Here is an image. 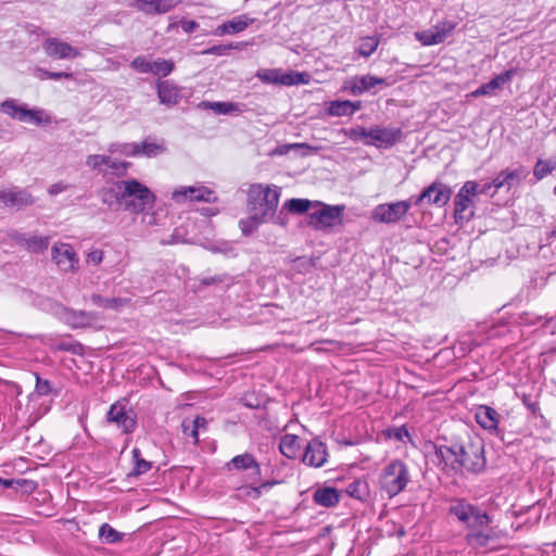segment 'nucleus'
Listing matches in <instances>:
<instances>
[{"instance_id":"nucleus-1","label":"nucleus","mask_w":556,"mask_h":556,"mask_svg":"<svg viewBox=\"0 0 556 556\" xmlns=\"http://www.w3.org/2000/svg\"><path fill=\"white\" fill-rule=\"evenodd\" d=\"M435 454L455 472L481 473L485 469L484 444L478 437L459 439L451 445H440Z\"/></svg>"},{"instance_id":"nucleus-2","label":"nucleus","mask_w":556,"mask_h":556,"mask_svg":"<svg viewBox=\"0 0 556 556\" xmlns=\"http://www.w3.org/2000/svg\"><path fill=\"white\" fill-rule=\"evenodd\" d=\"M280 199L279 188L264 186L262 184L251 185L248 191V207L250 222L257 226L275 217Z\"/></svg>"},{"instance_id":"nucleus-3","label":"nucleus","mask_w":556,"mask_h":556,"mask_svg":"<svg viewBox=\"0 0 556 556\" xmlns=\"http://www.w3.org/2000/svg\"><path fill=\"white\" fill-rule=\"evenodd\" d=\"M119 187L123 188L121 197L125 211L140 214L153 206L154 193L137 179L119 180Z\"/></svg>"},{"instance_id":"nucleus-4","label":"nucleus","mask_w":556,"mask_h":556,"mask_svg":"<svg viewBox=\"0 0 556 556\" xmlns=\"http://www.w3.org/2000/svg\"><path fill=\"white\" fill-rule=\"evenodd\" d=\"M448 514L455 516L458 521L465 523L468 528H484L492 521L488 513L465 498H453L448 507Z\"/></svg>"},{"instance_id":"nucleus-5","label":"nucleus","mask_w":556,"mask_h":556,"mask_svg":"<svg viewBox=\"0 0 556 556\" xmlns=\"http://www.w3.org/2000/svg\"><path fill=\"white\" fill-rule=\"evenodd\" d=\"M409 481L410 473L404 462L395 459L384 467V492L389 497L404 491Z\"/></svg>"},{"instance_id":"nucleus-6","label":"nucleus","mask_w":556,"mask_h":556,"mask_svg":"<svg viewBox=\"0 0 556 556\" xmlns=\"http://www.w3.org/2000/svg\"><path fill=\"white\" fill-rule=\"evenodd\" d=\"M476 195H478V182L475 180L466 181L454 199L456 223L469 222L472 218L473 212L469 208Z\"/></svg>"},{"instance_id":"nucleus-7","label":"nucleus","mask_w":556,"mask_h":556,"mask_svg":"<svg viewBox=\"0 0 556 556\" xmlns=\"http://www.w3.org/2000/svg\"><path fill=\"white\" fill-rule=\"evenodd\" d=\"M256 77H258L265 84H274L281 86H295L307 84L309 78L307 73H300L295 71L283 72L280 68L258 71Z\"/></svg>"},{"instance_id":"nucleus-8","label":"nucleus","mask_w":556,"mask_h":556,"mask_svg":"<svg viewBox=\"0 0 556 556\" xmlns=\"http://www.w3.org/2000/svg\"><path fill=\"white\" fill-rule=\"evenodd\" d=\"M51 257L59 270L64 274L76 273L79 269V257L68 243H54L51 248Z\"/></svg>"},{"instance_id":"nucleus-9","label":"nucleus","mask_w":556,"mask_h":556,"mask_svg":"<svg viewBox=\"0 0 556 556\" xmlns=\"http://www.w3.org/2000/svg\"><path fill=\"white\" fill-rule=\"evenodd\" d=\"M451 195V187L442 181L435 180L422 190V192L416 198L415 204L420 205L421 203L427 202L430 205L443 207L448 203Z\"/></svg>"},{"instance_id":"nucleus-10","label":"nucleus","mask_w":556,"mask_h":556,"mask_svg":"<svg viewBox=\"0 0 556 556\" xmlns=\"http://www.w3.org/2000/svg\"><path fill=\"white\" fill-rule=\"evenodd\" d=\"M8 238L16 245L23 248L29 253H43L49 244L50 237L49 236H28L18 230H10L8 232Z\"/></svg>"},{"instance_id":"nucleus-11","label":"nucleus","mask_w":556,"mask_h":556,"mask_svg":"<svg viewBox=\"0 0 556 556\" xmlns=\"http://www.w3.org/2000/svg\"><path fill=\"white\" fill-rule=\"evenodd\" d=\"M172 199L177 203H182L188 199L190 201L214 203L217 197L213 190L205 186H189L175 189Z\"/></svg>"},{"instance_id":"nucleus-12","label":"nucleus","mask_w":556,"mask_h":556,"mask_svg":"<svg viewBox=\"0 0 556 556\" xmlns=\"http://www.w3.org/2000/svg\"><path fill=\"white\" fill-rule=\"evenodd\" d=\"M228 470L247 471V477L253 484L261 481L262 470L260 463L250 453L237 455L226 464Z\"/></svg>"},{"instance_id":"nucleus-13","label":"nucleus","mask_w":556,"mask_h":556,"mask_svg":"<svg viewBox=\"0 0 556 556\" xmlns=\"http://www.w3.org/2000/svg\"><path fill=\"white\" fill-rule=\"evenodd\" d=\"M106 420L114 424L124 433H131L137 425L136 415L131 409H126L119 402L111 405Z\"/></svg>"},{"instance_id":"nucleus-14","label":"nucleus","mask_w":556,"mask_h":556,"mask_svg":"<svg viewBox=\"0 0 556 556\" xmlns=\"http://www.w3.org/2000/svg\"><path fill=\"white\" fill-rule=\"evenodd\" d=\"M344 206L324 205L319 211L309 214L308 225L315 229H325L340 223Z\"/></svg>"},{"instance_id":"nucleus-15","label":"nucleus","mask_w":556,"mask_h":556,"mask_svg":"<svg viewBox=\"0 0 556 556\" xmlns=\"http://www.w3.org/2000/svg\"><path fill=\"white\" fill-rule=\"evenodd\" d=\"M470 530L465 535L466 544L475 552L488 548L492 542L500 539V533L490 529L483 531V528H469Z\"/></svg>"},{"instance_id":"nucleus-16","label":"nucleus","mask_w":556,"mask_h":556,"mask_svg":"<svg viewBox=\"0 0 556 556\" xmlns=\"http://www.w3.org/2000/svg\"><path fill=\"white\" fill-rule=\"evenodd\" d=\"M0 202L5 207L23 208L34 204V197L25 189L13 187L0 190Z\"/></svg>"},{"instance_id":"nucleus-17","label":"nucleus","mask_w":556,"mask_h":556,"mask_svg":"<svg viewBox=\"0 0 556 556\" xmlns=\"http://www.w3.org/2000/svg\"><path fill=\"white\" fill-rule=\"evenodd\" d=\"M181 0H132V7L146 15H161L170 12Z\"/></svg>"},{"instance_id":"nucleus-18","label":"nucleus","mask_w":556,"mask_h":556,"mask_svg":"<svg viewBox=\"0 0 556 556\" xmlns=\"http://www.w3.org/2000/svg\"><path fill=\"white\" fill-rule=\"evenodd\" d=\"M327 446L318 439L309 441L305 447L302 462L311 467L319 468L327 462Z\"/></svg>"},{"instance_id":"nucleus-19","label":"nucleus","mask_w":556,"mask_h":556,"mask_svg":"<svg viewBox=\"0 0 556 556\" xmlns=\"http://www.w3.org/2000/svg\"><path fill=\"white\" fill-rule=\"evenodd\" d=\"M43 49L47 55L58 59H74L80 55L78 49L58 38H49L43 42Z\"/></svg>"},{"instance_id":"nucleus-20","label":"nucleus","mask_w":556,"mask_h":556,"mask_svg":"<svg viewBox=\"0 0 556 556\" xmlns=\"http://www.w3.org/2000/svg\"><path fill=\"white\" fill-rule=\"evenodd\" d=\"M157 97L162 104L174 106L181 100V88L173 80H157Z\"/></svg>"},{"instance_id":"nucleus-21","label":"nucleus","mask_w":556,"mask_h":556,"mask_svg":"<svg viewBox=\"0 0 556 556\" xmlns=\"http://www.w3.org/2000/svg\"><path fill=\"white\" fill-rule=\"evenodd\" d=\"M454 29V25L451 23H444L438 25L432 29L418 33L416 36L418 40L425 46H432L443 42Z\"/></svg>"},{"instance_id":"nucleus-22","label":"nucleus","mask_w":556,"mask_h":556,"mask_svg":"<svg viewBox=\"0 0 556 556\" xmlns=\"http://www.w3.org/2000/svg\"><path fill=\"white\" fill-rule=\"evenodd\" d=\"M64 321L73 329L91 327L97 320V314L87 311L65 309Z\"/></svg>"},{"instance_id":"nucleus-23","label":"nucleus","mask_w":556,"mask_h":556,"mask_svg":"<svg viewBox=\"0 0 556 556\" xmlns=\"http://www.w3.org/2000/svg\"><path fill=\"white\" fill-rule=\"evenodd\" d=\"M350 139L356 142H364L366 144H374L380 147L382 144V129L367 130L364 127H355L346 130L345 132Z\"/></svg>"},{"instance_id":"nucleus-24","label":"nucleus","mask_w":556,"mask_h":556,"mask_svg":"<svg viewBox=\"0 0 556 556\" xmlns=\"http://www.w3.org/2000/svg\"><path fill=\"white\" fill-rule=\"evenodd\" d=\"M253 17H249L247 14L235 16L233 18L223 23L215 29V35H232L243 31L250 25L254 23Z\"/></svg>"},{"instance_id":"nucleus-25","label":"nucleus","mask_w":556,"mask_h":556,"mask_svg":"<svg viewBox=\"0 0 556 556\" xmlns=\"http://www.w3.org/2000/svg\"><path fill=\"white\" fill-rule=\"evenodd\" d=\"M514 74L515 72L513 70H508L500 75H496L489 83L479 86L475 91L471 92V96L481 97L492 94L496 89L509 83L513 79Z\"/></svg>"},{"instance_id":"nucleus-26","label":"nucleus","mask_w":556,"mask_h":556,"mask_svg":"<svg viewBox=\"0 0 556 556\" xmlns=\"http://www.w3.org/2000/svg\"><path fill=\"white\" fill-rule=\"evenodd\" d=\"M477 422L486 430H496L500 422V414L490 406L481 405L476 412Z\"/></svg>"},{"instance_id":"nucleus-27","label":"nucleus","mask_w":556,"mask_h":556,"mask_svg":"<svg viewBox=\"0 0 556 556\" xmlns=\"http://www.w3.org/2000/svg\"><path fill=\"white\" fill-rule=\"evenodd\" d=\"M522 177L523 170L521 168L514 170L504 169L493 179L494 189L496 191L504 187L510 189L513 186L518 185Z\"/></svg>"},{"instance_id":"nucleus-28","label":"nucleus","mask_w":556,"mask_h":556,"mask_svg":"<svg viewBox=\"0 0 556 556\" xmlns=\"http://www.w3.org/2000/svg\"><path fill=\"white\" fill-rule=\"evenodd\" d=\"M384 223H396L401 220L409 211V201H397L384 204Z\"/></svg>"},{"instance_id":"nucleus-29","label":"nucleus","mask_w":556,"mask_h":556,"mask_svg":"<svg viewBox=\"0 0 556 556\" xmlns=\"http://www.w3.org/2000/svg\"><path fill=\"white\" fill-rule=\"evenodd\" d=\"M382 84V78L365 75L361 77H354L348 81V88H350L353 94H361L365 91H369L376 85Z\"/></svg>"},{"instance_id":"nucleus-30","label":"nucleus","mask_w":556,"mask_h":556,"mask_svg":"<svg viewBox=\"0 0 556 556\" xmlns=\"http://www.w3.org/2000/svg\"><path fill=\"white\" fill-rule=\"evenodd\" d=\"M314 501L324 507H333L340 501V494L336 488L324 486L314 492Z\"/></svg>"},{"instance_id":"nucleus-31","label":"nucleus","mask_w":556,"mask_h":556,"mask_svg":"<svg viewBox=\"0 0 556 556\" xmlns=\"http://www.w3.org/2000/svg\"><path fill=\"white\" fill-rule=\"evenodd\" d=\"M359 102H352L350 100H334L329 103L327 113L331 116H350L359 110Z\"/></svg>"},{"instance_id":"nucleus-32","label":"nucleus","mask_w":556,"mask_h":556,"mask_svg":"<svg viewBox=\"0 0 556 556\" xmlns=\"http://www.w3.org/2000/svg\"><path fill=\"white\" fill-rule=\"evenodd\" d=\"M139 156L155 157L166 151L163 140L156 141L147 137L141 143H137Z\"/></svg>"},{"instance_id":"nucleus-33","label":"nucleus","mask_w":556,"mask_h":556,"mask_svg":"<svg viewBox=\"0 0 556 556\" xmlns=\"http://www.w3.org/2000/svg\"><path fill=\"white\" fill-rule=\"evenodd\" d=\"M279 450L286 457L290 459L296 458L301 450L299 437L295 434L282 435L279 443Z\"/></svg>"},{"instance_id":"nucleus-34","label":"nucleus","mask_w":556,"mask_h":556,"mask_svg":"<svg viewBox=\"0 0 556 556\" xmlns=\"http://www.w3.org/2000/svg\"><path fill=\"white\" fill-rule=\"evenodd\" d=\"M123 188L119 187V180L115 181L113 186L102 188L100 190V198L102 203L110 207L115 205H123V197H121Z\"/></svg>"},{"instance_id":"nucleus-35","label":"nucleus","mask_w":556,"mask_h":556,"mask_svg":"<svg viewBox=\"0 0 556 556\" xmlns=\"http://www.w3.org/2000/svg\"><path fill=\"white\" fill-rule=\"evenodd\" d=\"M91 301L97 306L111 309H119L130 303L127 298H103L100 294H92Z\"/></svg>"},{"instance_id":"nucleus-36","label":"nucleus","mask_w":556,"mask_h":556,"mask_svg":"<svg viewBox=\"0 0 556 556\" xmlns=\"http://www.w3.org/2000/svg\"><path fill=\"white\" fill-rule=\"evenodd\" d=\"M138 147H137V142H112L109 144L108 147V152L111 153V154H121V155H124V156H128V157H138L139 156V152H138Z\"/></svg>"},{"instance_id":"nucleus-37","label":"nucleus","mask_w":556,"mask_h":556,"mask_svg":"<svg viewBox=\"0 0 556 556\" xmlns=\"http://www.w3.org/2000/svg\"><path fill=\"white\" fill-rule=\"evenodd\" d=\"M131 455L134 459V468L128 473L129 477H139L151 470L152 463L141 457V452L138 447L132 448Z\"/></svg>"},{"instance_id":"nucleus-38","label":"nucleus","mask_w":556,"mask_h":556,"mask_svg":"<svg viewBox=\"0 0 556 556\" xmlns=\"http://www.w3.org/2000/svg\"><path fill=\"white\" fill-rule=\"evenodd\" d=\"M125 533L115 530L109 523H103L99 528V538L106 544H114L123 541Z\"/></svg>"},{"instance_id":"nucleus-39","label":"nucleus","mask_w":556,"mask_h":556,"mask_svg":"<svg viewBox=\"0 0 556 556\" xmlns=\"http://www.w3.org/2000/svg\"><path fill=\"white\" fill-rule=\"evenodd\" d=\"M131 166V163L126 161H119L114 159L108 168H104L102 176L104 178L112 177H124L127 175L128 168Z\"/></svg>"},{"instance_id":"nucleus-40","label":"nucleus","mask_w":556,"mask_h":556,"mask_svg":"<svg viewBox=\"0 0 556 556\" xmlns=\"http://www.w3.org/2000/svg\"><path fill=\"white\" fill-rule=\"evenodd\" d=\"M556 169V160L555 159H548V160H538L534 168H533V176L536 180H541L547 175L552 174Z\"/></svg>"},{"instance_id":"nucleus-41","label":"nucleus","mask_w":556,"mask_h":556,"mask_svg":"<svg viewBox=\"0 0 556 556\" xmlns=\"http://www.w3.org/2000/svg\"><path fill=\"white\" fill-rule=\"evenodd\" d=\"M175 68V63L172 60L157 59L151 62V71L153 75L160 77L168 76Z\"/></svg>"},{"instance_id":"nucleus-42","label":"nucleus","mask_w":556,"mask_h":556,"mask_svg":"<svg viewBox=\"0 0 556 556\" xmlns=\"http://www.w3.org/2000/svg\"><path fill=\"white\" fill-rule=\"evenodd\" d=\"M312 202L307 199H290L285 202L283 208L293 214H303L309 210Z\"/></svg>"},{"instance_id":"nucleus-43","label":"nucleus","mask_w":556,"mask_h":556,"mask_svg":"<svg viewBox=\"0 0 556 556\" xmlns=\"http://www.w3.org/2000/svg\"><path fill=\"white\" fill-rule=\"evenodd\" d=\"M379 39L377 37H365L361 39L356 50L362 56H369L378 47Z\"/></svg>"},{"instance_id":"nucleus-44","label":"nucleus","mask_w":556,"mask_h":556,"mask_svg":"<svg viewBox=\"0 0 556 556\" xmlns=\"http://www.w3.org/2000/svg\"><path fill=\"white\" fill-rule=\"evenodd\" d=\"M384 439H393L399 442H404L406 439L409 440V432L406 426L389 427L384 429Z\"/></svg>"},{"instance_id":"nucleus-45","label":"nucleus","mask_w":556,"mask_h":556,"mask_svg":"<svg viewBox=\"0 0 556 556\" xmlns=\"http://www.w3.org/2000/svg\"><path fill=\"white\" fill-rule=\"evenodd\" d=\"M314 265L313 260L306 256H300L292 260V270L298 274L305 275L309 273Z\"/></svg>"},{"instance_id":"nucleus-46","label":"nucleus","mask_w":556,"mask_h":556,"mask_svg":"<svg viewBox=\"0 0 556 556\" xmlns=\"http://www.w3.org/2000/svg\"><path fill=\"white\" fill-rule=\"evenodd\" d=\"M204 104L212 109L216 114L226 115L239 111L238 104L232 102H207Z\"/></svg>"},{"instance_id":"nucleus-47","label":"nucleus","mask_w":556,"mask_h":556,"mask_svg":"<svg viewBox=\"0 0 556 556\" xmlns=\"http://www.w3.org/2000/svg\"><path fill=\"white\" fill-rule=\"evenodd\" d=\"M37 77L41 80L45 79H61V78H73V73L70 72H50L43 68H37L36 70Z\"/></svg>"},{"instance_id":"nucleus-48","label":"nucleus","mask_w":556,"mask_h":556,"mask_svg":"<svg viewBox=\"0 0 556 556\" xmlns=\"http://www.w3.org/2000/svg\"><path fill=\"white\" fill-rule=\"evenodd\" d=\"M20 104L14 99H7L0 104V112L9 115L13 119H17Z\"/></svg>"},{"instance_id":"nucleus-49","label":"nucleus","mask_w":556,"mask_h":556,"mask_svg":"<svg viewBox=\"0 0 556 556\" xmlns=\"http://www.w3.org/2000/svg\"><path fill=\"white\" fill-rule=\"evenodd\" d=\"M402 137L401 128H384V149L400 141Z\"/></svg>"},{"instance_id":"nucleus-50","label":"nucleus","mask_w":556,"mask_h":556,"mask_svg":"<svg viewBox=\"0 0 556 556\" xmlns=\"http://www.w3.org/2000/svg\"><path fill=\"white\" fill-rule=\"evenodd\" d=\"M130 67L138 73H150L151 61L143 55H139L130 62Z\"/></svg>"},{"instance_id":"nucleus-51","label":"nucleus","mask_w":556,"mask_h":556,"mask_svg":"<svg viewBox=\"0 0 556 556\" xmlns=\"http://www.w3.org/2000/svg\"><path fill=\"white\" fill-rule=\"evenodd\" d=\"M182 433L187 438H192L194 443L199 441V431L197 430V426L191 424V419H184L181 422Z\"/></svg>"},{"instance_id":"nucleus-52","label":"nucleus","mask_w":556,"mask_h":556,"mask_svg":"<svg viewBox=\"0 0 556 556\" xmlns=\"http://www.w3.org/2000/svg\"><path fill=\"white\" fill-rule=\"evenodd\" d=\"M86 165L91 169L98 170L99 173H103L104 168H102V154H90L86 159Z\"/></svg>"},{"instance_id":"nucleus-53","label":"nucleus","mask_w":556,"mask_h":556,"mask_svg":"<svg viewBox=\"0 0 556 556\" xmlns=\"http://www.w3.org/2000/svg\"><path fill=\"white\" fill-rule=\"evenodd\" d=\"M51 383L47 379H41L39 375H36V392L39 395H48L51 393Z\"/></svg>"},{"instance_id":"nucleus-54","label":"nucleus","mask_w":556,"mask_h":556,"mask_svg":"<svg viewBox=\"0 0 556 556\" xmlns=\"http://www.w3.org/2000/svg\"><path fill=\"white\" fill-rule=\"evenodd\" d=\"M59 351H67L74 354H79L83 346L78 342H61L55 346Z\"/></svg>"},{"instance_id":"nucleus-55","label":"nucleus","mask_w":556,"mask_h":556,"mask_svg":"<svg viewBox=\"0 0 556 556\" xmlns=\"http://www.w3.org/2000/svg\"><path fill=\"white\" fill-rule=\"evenodd\" d=\"M233 47L231 45H217L205 49L203 54L223 55L230 51Z\"/></svg>"},{"instance_id":"nucleus-56","label":"nucleus","mask_w":556,"mask_h":556,"mask_svg":"<svg viewBox=\"0 0 556 556\" xmlns=\"http://www.w3.org/2000/svg\"><path fill=\"white\" fill-rule=\"evenodd\" d=\"M30 113L31 114L29 115V118H28L29 122H33L36 125H41V124L50 123V118L49 117H47L46 119L42 118V115H43V111L42 110H40V109H31Z\"/></svg>"},{"instance_id":"nucleus-57","label":"nucleus","mask_w":556,"mask_h":556,"mask_svg":"<svg viewBox=\"0 0 556 556\" xmlns=\"http://www.w3.org/2000/svg\"><path fill=\"white\" fill-rule=\"evenodd\" d=\"M229 279V276L227 274L212 276V277H205L201 280L202 285L204 286H211L215 283L225 282Z\"/></svg>"},{"instance_id":"nucleus-58","label":"nucleus","mask_w":556,"mask_h":556,"mask_svg":"<svg viewBox=\"0 0 556 556\" xmlns=\"http://www.w3.org/2000/svg\"><path fill=\"white\" fill-rule=\"evenodd\" d=\"M103 261V252L101 250H94L88 253L87 262L94 265H99Z\"/></svg>"},{"instance_id":"nucleus-59","label":"nucleus","mask_w":556,"mask_h":556,"mask_svg":"<svg viewBox=\"0 0 556 556\" xmlns=\"http://www.w3.org/2000/svg\"><path fill=\"white\" fill-rule=\"evenodd\" d=\"M26 483H27V480H25V479L15 480V479H3L0 477V485L3 488H12L14 485L22 486L23 484H26Z\"/></svg>"},{"instance_id":"nucleus-60","label":"nucleus","mask_w":556,"mask_h":556,"mask_svg":"<svg viewBox=\"0 0 556 556\" xmlns=\"http://www.w3.org/2000/svg\"><path fill=\"white\" fill-rule=\"evenodd\" d=\"M180 26L185 33L190 34L198 29L199 24L195 21L182 20Z\"/></svg>"},{"instance_id":"nucleus-61","label":"nucleus","mask_w":556,"mask_h":556,"mask_svg":"<svg viewBox=\"0 0 556 556\" xmlns=\"http://www.w3.org/2000/svg\"><path fill=\"white\" fill-rule=\"evenodd\" d=\"M247 495L251 496L252 498L254 500H257L262 496L263 494V490L261 488V485H255V486H247Z\"/></svg>"},{"instance_id":"nucleus-62","label":"nucleus","mask_w":556,"mask_h":556,"mask_svg":"<svg viewBox=\"0 0 556 556\" xmlns=\"http://www.w3.org/2000/svg\"><path fill=\"white\" fill-rule=\"evenodd\" d=\"M31 109H27L25 105H20L18 112H17V121L20 122H26L29 118V115Z\"/></svg>"},{"instance_id":"nucleus-63","label":"nucleus","mask_w":556,"mask_h":556,"mask_svg":"<svg viewBox=\"0 0 556 556\" xmlns=\"http://www.w3.org/2000/svg\"><path fill=\"white\" fill-rule=\"evenodd\" d=\"M361 486V482H353L348 486V493L355 497H361V494L358 493V488Z\"/></svg>"},{"instance_id":"nucleus-64","label":"nucleus","mask_w":556,"mask_h":556,"mask_svg":"<svg viewBox=\"0 0 556 556\" xmlns=\"http://www.w3.org/2000/svg\"><path fill=\"white\" fill-rule=\"evenodd\" d=\"M191 424L193 426H197V430L199 431L200 428L206 425V419L204 417L197 416L194 419L191 420Z\"/></svg>"}]
</instances>
